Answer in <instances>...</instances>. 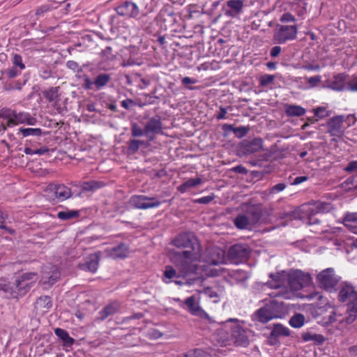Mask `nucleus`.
I'll return each mask as SVG.
<instances>
[{
  "label": "nucleus",
  "mask_w": 357,
  "mask_h": 357,
  "mask_svg": "<svg viewBox=\"0 0 357 357\" xmlns=\"http://www.w3.org/2000/svg\"><path fill=\"white\" fill-rule=\"evenodd\" d=\"M281 52V47L280 46H274L271 50V56L273 57L278 56Z\"/></svg>",
  "instance_id": "59"
},
{
  "label": "nucleus",
  "mask_w": 357,
  "mask_h": 357,
  "mask_svg": "<svg viewBox=\"0 0 357 357\" xmlns=\"http://www.w3.org/2000/svg\"><path fill=\"white\" fill-rule=\"evenodd\" d=\"M303 339L305 341H310V340H316L319 341L321 339L322 340V337L319 335H317L314 334H310V333H305L303 335Z\"/></svg>",
  "instance_id": "50"
},
{
  "label": "nucleus",
  "mask_w": 357,
  "mask_h": 357,
  "mask_svg": "<svg viewBox=\"0 0 357 357\" xmlns=\"http://www.w3.org/2000/svg\"><path fill=\"white\" fill-rule=\"evenodd\" d=\"M305 317L301 314H296L289 320V324L294 328H300L303 326Z\"/></svg>",
  "instance_id": "33"
},
{
  "label": "nucleus",
  "mask_w": 357,
  "mask_h": 357,
  "mask_svg": "<svg viewBox=\"0 0 357 357\" xmlns=\"http://www.w3.org/2000/svg\"><path fill=\"white\" fill-rule=\"evenodd\" d=\"M129 204L135 208L148 209L158 207L161 204V202L155 197L135 195L130 199Z\"/></svg>",
  "instance_id": "12"
},
{
  "label": "nucleus",
  "mask_w": 357,
  "mask_h": 357,
  "mask_svg": "<svg viewBox=\"0 0 357 357\" xmlns=\"http://www.w3.org/2000/svg\"><path fill=\"white\" fill-rule=\"evenodd\" d=\"M307 176H298L296 178H294L292 184L293 185H298L305 181H307Z\"/></svg>",
  "instance_id": "60"
},
{
  "label": "nucleus",
  "mask_w": 357,
  "mask_h": 357,
  "mask_svg": "<svg viewBox=\"0 0 357 357\" xmlns=\"http://www.w3.org/2000/svg\"><path fill=\"white\" fill-rule=\"evenodd\" d=\"M313 112L318 119H324L330 115L329 111L325 106L318 107L314 109Z\"/></svg>",
  "instance_id": "39"
},
{
  "label": "nucleus",
  "mask_w": 357,
  "mask_h": 357,
  "mask_svg": "<svg viewBox=\"0 0 357 357\" xmlns=\"http://www.w3.org/2000/svg\"><path fill=\"white\" fill-rule=\"evenodd\" d=\"M162 124L158 119L153 118L151 119L146 125L144 128L145 135L151 138L152 135L158 134L161 132Z\"/></svg>",
  "instance_id": "20"
},
{
  "label": "nucleus",
  "mask_w": 357,
  "mask_h": 357,
  "mask_svg": "<svg viewBox=\"0 0 357 357\" xmlns=\"http://www.w3.org/2000/svg\"><path fill=\"white\" fill-rule=\"evenodd\" d=\"M47 151H48V149L46 148V147H42L40 149H38L34 150L35 154H37V155H44Z\"/></svg>",
  "instance_id": "61"
},
{
  "label": "nucleus",
  "mask_w": 357,
  "mask_h": 357,
  "mask_svg": "<svg viewBox=\"0 0 357 357\" xmlns=\"http://www.w3.org/2000/svg\"><path fill=\"white\" fill-rule=\"evenodd\" d=\"M213 199H214L213 195H209V196L203 197H201V198L197 199L196 202L199 203V204H208V203L211 202Z\"/></svg>",
  "instance_id": "54"
},
{
  "label": "nucleus",
  "mask_w": 357,
  "mask_h": 357,
  "mask_svg": "<svg viewBox=\"0 0 357 357\" xmlns=\"http://www.w3.org/2000/svg\"><path fill=\"white\" fill-rule=\"evenodd\" d=\"M99 254L94 253L91 255L84 264L80 265V268L83 270L89 271L91 272H96L98 267Z\"/></svg>",
  "instance_id": "22"
},
{
  "label": "nucleus",
  "mask_w": 357,
  "mask_h": 357,
  "mask_svg": "<svg viewBox=\"0 0 357 357\" xmlns=\"http://www.w3.org/2000/svg\"><path fill=\"white\" fill-rule=\"evenodd\" d=\"M141 144L142 142L140 141L133 139L130 143L129 149L133 151H136L139 149Z\"/></svg>",
  "instance_id": "56"
},
{
  "label": "nucleus",
  "mask_w": 357,
  "mask_h": 357,
  "mask_svg": "<svg viewBox=\"0 0 357 357\" xmlns=\"http://www.w3.org/2000/svg\"><path fill=\"white\" fill-rule=\"evenodd\" d=\"M3 290L8 294V296H10L12 298H17V296H15L12 295V291L16 290V286L15 285V283L13 284H6L3 287Z\"/></svg>",
  "instance_id": "47"
},
{
  "label": "nucleus",
  "mask_w": 357,
  "mask_h": 357,
  "mask_svg": "<svg viewBox=\"0 0 357 357\" xmlns=\"http://www.w3.org/2000/svg\"><path fill=\"white\" fill-rule=\"evenodd\" d=\"M344 170L348 172H354L357 171V160L350 162L348 165L344 168Z\"/></svg>",
  "instance_id": "51"
},
{
  "label": "nucleus",
  "mask_w": 357,
  "mask_h": 357,
  "mask_svg": "<svg viewBox=\"0 0 357 357\" xmlns=\"http://www.w3.org/2000/svg\"><path fill=\"white\" fill-rule=\"evenodd\" d=\"M151 337L154 339L160 338L162 336V333L158 331H153L150 334Z\"/></svg>",
  "instance_id": "63"
},
{
  "label": "nucleus",
  "mask_w": 357,
  "mask_h": 357,
  "mask_svg": "<svg viewBox=\"0 0 357 357\" xmlns=\"http://www.w3.org/2000/svg\"><path fill=\"white\" fill-rule=\"evenodd\" d=\"M179 357H210V355L202 349H194L188 351Z\"/></svg>",
  "instance_id": "30"
},
{
  "label": "nucleus",
  "mask_w": 357,
  "mask_h": 357,
  "mask_svg": "<svg viewBox=\"0 0 357 357\" xmlns=\"http://www.w3.org/2000/svg\"><path fill=\"white\" fill-rule=\"evenodd\" d=\"M307 82L310 85V87L317 86L321 81V77L319 75H316L314 77H307Z\"/></svg>",
  "instance_id": "45"
},
{
  "label": "nucleus",
  "mask_w": 357,
  "mask_h": 357,
  "mask_svg": "<svg viewBox=\"0 0 357 357\" xmlns=\"http://www.w3.org/2000/svg\"><path fill=\"white\" fill-rule=\"evenodd\" d=\"M116 13L121 16L135 18L138 16V6L132 2H124L115 8Z\"/></svg>",
  "instance_id": "17"
},
{
  "label": "nucleus",
  "mask_w": 357,
  "mask_h": 357,
  "mask_svg": "<svg viewBox=\"0 0 357 357\" xmlns=\"http://www.w3.org/2000/svg\"><path fill=\"white\" fill-rule=\"evenodd\" d=\"M59 87H52L45 92V97L50 102H55L59 98Z\"/></svg>",
  "instance_id": "35"
},
{
  "label": "nucleus",
  "mask_w": 357,
  "mask_h": 357,
  "mask_svg": "<svg viewBox=\"0 0 357 357\" xmlns=\"http://www.w3.org/2000/svg\"><path fill=\"white\" fill-rule=\"evenodd\" d=\"M357 121V118L354 114H349L346 116H344V122L347 123V126L346 127H350L356 123Z\"/></svg>",
  "instance_id": "49"
},
{
  "label": "nucleus",
  "mask_w": 357,
  "mask_h": 357,
  "mask_svg": "<svg viewBox=\"0 0 357 357\" xmlns=\"http://www.w3.org/2000/svg\"><path fill=\"white\" fill-rule=\"evenodd\" d=\"M233 170L236 172L241 173V174H244L246 172L245 168L242 166H236L233 168Z\"/></svg>",
  "instance_id": "62"
},
{
  "label": "nucleus",
  "mask_w": 357,
  "mask_h": 357,
  "mask_svg": "<svg viewBox=\"0 0 357 357\" xmlns=\"http://www.w3.org/2000/svg\"><path fill=\"white\" fill-rule=\"evenodd\" d=\"M340 280V277L335 274L332 268H328L317 275V282L321 288L328 291H333Z\"/></svg>",
  "instance_id": "9"
},
{
  "label": "nucleus",
  "mask_w": 357,
  "mask_h": 357,
  "mask_svg": "<svg viewBox=\"0 0 357 357\" xmlns=\"http://www.w3.org/2000/svg\"><path fill=\"white\" fill-rule=\"evenodd\" d=\"M343 223L352 233L357 234V213L347 214Z\"/></svg>",
  "instance_id": "25"
},
{
  "label": "nucleus",
  "mask_w": 357,
  "mask_h": 357,
  "mask_svg": "<svg viewBox=\"0 0 357 357\" xmlns=\"http://www.w3.org/2000/svg\"><path fill=\"white\" fill-rule=\"evenodd\" d=\"M54 333L56 336L63 340L64 344L71 345L73 344L74 340L69 336L68 333L65 330L57 328L54 330Z\"/></svg>",
  "instance_id": "29"
},
{
  "label": "nucleus",
  "mask_w": 357,
  "mask_h": 357,
  "mask_svg": "<svg viewBox=\"0 0 357 357\" xmlns=\"http://www.w3.org/2000/svg\"><path fill=\"white\" fill-rule=\"evenodd\" d=\"M290 335V331L287 327L282 324H275L271 333L269 341L271 344L276 342V338L278 337H287Z\"/></svg>",
  "instance_id": "21"
},
{
  "label": "nucleus",
  "mask_w": 357,
  "mask_h": 357,
  "mask_svg": "<svg viewBox=\"0 0 357 357\" xmlns=\"http://www.w3.org/2000/svg\"><path fill=\"white\" fill-rule=\"evenodd\" d=\"M271 280L267 286L271 289H281L275 293H268L270 296H282L285 299H291L295 291L312 284L311 275L301 270L282 271L275 275H270Z\"/></svg>",
  "instance_id": "2"
},
{
  "label": "nucleus",
  "mask_w": 357,
  "mask_h": 357,
  "mask_svg": "<svg viewBox=\"0 0 357 357\" xmlns=\"http://www.w3.org/2000/svg\"><path fill=\"white\" fill-rule=\"evenodd\" d=\"M13 63L15 66V67H19L20 70H22L24 69L25 66L22 62V59L21 56L18 54H15L13 58Z\"/></svg>",
  "instance_id": "46"
},
{
  "label": "nucleus",
  "mask_w": 357,
  "mask_h": 357,
  "mask_svg": "<svg viewBox=\"0 0 357 357\" xmlns=\"http://www.w3.org/2000/svg\"><path fill=\"white\" fill-rule=\"evenodd\" d=\"M182 82L183 84H195V81L192 80L191 78L188 77H185L183 79H182Z\"/></svg>",
  "instance_id": "64"
},
{
  "label": "nucleus",
  "mask_w": 357,
  "mask_h": 357,
  "mask_svg": "<svg viewBox=\"0 0 357 357\" xmlns=\"http://www.w3.org/2000/svg\"><path fill=\"white\" fill-rule=\"evenodd\" d=\"M347 90L352 92H357V74L348 76Z\"/></svg>",
  "instance_id": "40"
},
{
  "label": "nucleus",
  "mask_w": 357,
  "mask_h": 357,
  "mask_svg": "<svg viewBox=\"0 0 357 357\" xmlns=\"http://www.w3.org/2000/svg\"><path fill=\"white\" fill-rule=\"evenodd\" d=\"M45 192L47 199L56 202L64 201L72 195L71 190L64 185L50 184Z\"/></svg>",
  "instance_id": "11"
},
{
  "label": "nucleus",
  "mask_w": 357,
  "mask_h": 357,
  "mask_svg": "<svg viewBox=\"0 0 357 357\" xmlns=\"http://www.w3.org/2000/svg\"><path fill=\"white\" fill-rule=\"evenodd\" d=\"M176 301L180 303L181 307L185 308L192 315L203 317L206 314V312L200 307L199 300L195 296L187 298L184 303H183L179 298L176 299Z\"/></svg>",
  "instance_id": "14"
},
{
  "label": "nucleus",
  "mask_w": 357,
  "mask_h": 357,
  "mask_svg": "<svg viewBox=\"0 0 357 357\" xmlns=\"http://www.w3.org/2000/svg\"><path fill=\"white\" fill-rule=\"evenodd\" d=\"M229 257L234 263L244 260L248 256V249L246 245L236 244L230 248Z\"/></svg>",
  "instance_id": "16"
},
{
  "label": "nucleus",
  "mask_w": 357,
  "mask_h": 357,
  "mask_svg": "<svg viewBox=\"0 0 357 357\" xmlns=\"http://www.w3.org/2000/svg\"><path fill=\"white\" fill-rule=\"evenodd\" d=\"M295 20L294 17L289 13H286L282 15L281 21L283 22H290Z\"/></svg>",
  "instance_id": "53"
},
{
  "label": "nucleus",
  "mask_w": 357,
  "mask_h": 357,
  "mask_svg": "<svg viewBox=\"0 0 357 357\" xmlns=\"http://www.w3.org/2000/svg\"><path fill=\"white\" fill-rule=\"evenodd\" d=\"M174 244L178 248L183 249L182 251L176 252L171 257L172 261L179 266V271L177 272L172 266H167L162 280L166 284L174 282L181 285L183 282L178 280L180 278H184L192 273H199L197 264H192L199 257V243L193 234L185 233L178 236L174 241Z\"/></svg>",
  "instance_id": "1"
},
{
  "label": "nucleus",
  "mask_w": 357,
  "mask_h": 357,
  "mask_svg": "<svg viewBox=\"0 0 357 357\" xmlns=\"http://www.w3.org/2000/svg\"><path fill=\"white\" fill-rule=\"evenodd\" d=\"M297 28L296 26H282L274 34V39L279 43H284L296 38Z\"/></svg>",
  "instance_id": "15"
},
{
  "label": "nucleus",
  "mask_w": 357,
  "mask_h": 357,
  "mask_svg": "<svg viewBox=\"0 0 357 357\" xmlns=\"http://www.w3.org/2000/svg\"><path fill=\"white\" fill-rule=\"evenodd\" d=\"M284 107L285 112L289 116H301L305 113V109L299 105H287Z\"/></svg>",
  "instance_id": "27"
},
{
  "label": "nucleus",
  "mask_w": 357,
  "mask_h": 357,
  "mask_svg": "<svg viewBox=\"0 0 357 357\" xmlns=\"http://www.w3.org/2000/svg\"><path fill=\"white\" fill-rule=\"evenodd\" d=\"M286 185L284 183H278L275 185H274L271 190V192L272 193H275V192H281L283 190H284Z\"/></svg>",
  "instance_id": "55"
},
{
  "label": "nucleus",
  "mask_w": 357,
  "mask_h": 357,
  "mask_svg": "<svg viewBox=\"0 0 357 357\" xmlns=\"http://www.w3.org/2000/svg\"><path fill=\"white\" fill-rule=\"evenodd\" d=\"M336 322L340 324L345 323L346 324V317H342V314L339 309H333L331 314L327 317H324V323L326 324H333Z\"/></svg>",
  "instance_id": "23"
},
{
  "label": "nucleus",
  "mask_w": 357,
  "mask_h": 357,
  "mask_svg": "<svg viewBox=\"0 0 357 357\" xmlns=\"http://www.w3.org/2000/svg\"><path fill=\"white\" fill-rule=\"evenodd\" d=\"M120 309V304L117 302H112L107 305L105 308L100 312V318L102 319H106L107 317L117 312Z\"/></svg>",
  "instance_id": "26"
},
{
  "label": "nucleus",
  "mask_w": 357,
  "mask_h": 357,
  "mask_svg": "<svg viewBox=\"0 0 357 357\" xmlns=\"http://www.w3.org/2000/svg\"><path fill=\"white\" fill-rule=\"evenodd\" d=\"M202 179L200 178H190L185 182H184L182 185L178 187V190L184 193L187 191V190L190 188H193L202 183Z\"/></svg>",
  "instance_id": "28"
},
{
  "label": "nucleus",
  "mask_w": 357,
  "mask_h": 357,
  "mask_svg": "<svg viewBox=\"0 0 357 357\" xmlns=\"http://www.w3.org/2000/svg\"><path fill=\"white\" fill-rule=\"evenodd\" d=\"M227 113V111L226 108L220 107V111L217 115V119L219 120L226 119Z\"/></svg>",
  "instance_id": "58"
},
{
  "label": "nucleus",
  "mask_w": 357,
  "mask_h": 357,
  "mask_svg": "<svg viewBox=\"0 0 357 357\" xmlns=\"http://www.w3.org/2000/svg\"><path fill=\"white\" fill-rule=\"evenodd\" d=\"M344 116L340 115L331 118L327 123L328 132L332 137L341 138L346 130L343 125Z\"/></svg>",
  "instance_id": "13"
},
{
  "label": "nucleus",
  "mask_w": 357,
  "mask_h": 357,
  "mask_svg": "<svg viewBox=\"0 0 357 357\" xmlns=\"http://www.w3.org/2000/svg\"><path fill=\"white\" fill-rule=\"evenodd\" d=\"M200 251L201 248H199ZM226 261L225 251L219 248H213L206 250L203 259H201V255L199 254L198 260L192 264H197L199 272L198 274L204 273L206 275L214 276L217 275V271L213 270L208 271L207 266L223 264L226 263Z\"/></svg>",
  "instance_id": "5"
},
{
  "label": "nucleus",
  "mask_w": 357,
  "mask_h": 357,
  "mask_svg": "<svg viewBox=\"0 0 357 357\" xmlns=\"http://www.w3.org/2000/svg\"><path fill=\"white\" fill-rule=\"evenodd\" d=\"M79 212L77 211H64L58 213V218L61 220H70L77 217Z\"/></svg>",
  "instance_id": "37"
},
{
  "label": "nucleus",
  "mask_w": 357,
  "mask_h": 357,
  "mask_svg": "<svg viewBox=\"0 0 357 357\" xmlns=\"http://www.w3.org/2000/svg\"><path fill=\"white\" fill-rule=\"evenodd\" d=\"M217 338L220 343L225 345L231 342L243 346L248 344L244 322L236 319H229L224 322L222 327L217 332Z\"/></svg>",
  "instance_id": "3"
},
{
  "label": "nucleus",
  "mask_w": 357,
  "mask_h": 357,
  "mask_svg": "<svg viewBox=\"0 0 357 357\" xmlns=\"http://www.w3.org/2000/svg\"><path fill=\"white\" fill-rule=\"evenodd\" d=\"M283 306L275 300L270 301L269 305L259 309L252 316V320L262 324L271 319L281 318L283 314Z\"/></svg>",
  "instance_id": "7"
},
{
  "label": "nucleus",
  "mask_w": 357,
  "mask_h": 357,
  "mask_svg": "<svg viewBox=\"0 0 357 357\" xmlns=\"http://www.w3.org/2000/svg\"><path fill=\"white\" fill-rule=\"evenodd\" d=\"M38 278L34 273H26L18 277L15 282L16 290L12 291V295L19 296L24 295L36 282Z\"/></svg>",
  "instance_id": "10"
},
{
  "label": "nucleus",
  "mask_w": 357,
  "mask_h": 357,
  "mask_svg": "<svg viewBox=\"0 0 357 357\" xmlns=\"http://www.w3.org/2000/svg\"><path fill=\"white\" fill-rule=\"evenodd\" d=\"M132 133L133 136L139 137L145 135L144 130L141 129L137 126H133L132 128Z\"/></svg>",
  "instance_id": "52"
},
{
  "label": "nucleus",
  "mask_w": 357,
  "mask_h": 357,
  "mask_svg": "<svg viewBox=\"0 0 357 357\" xmlns=\"http://www.w3.org/2000/svg\"><path fill=\"white\" fill-rule=\"evenodd\" d=\"M333 208L329 202L317 201L313 203L305 204L292 211V218L306 220L309 225L317 222V220H312V216L317 213H325Z\"/></svg>",
  "instance_id": "4"
},
{
  "label": "nucleus",
  "mask_w": 357,
  "mask_h": 357,
  "mask_svg": "<svg viewBox=\"0 0 357 357\" xmlns=\"http://www.w3.org/2000/svg\"><path fill=\"white\" fill-rule=\"evenodd\" d=\"M19 131L22 134L23 137L28 136H40L42 134L40 128H20Z\"/></svg>",
  "instance_id": "36"
},
{
  "label": "nucleus",
  "mask_w": 357,
  "mask_h": 357,
  "mask_svg": "<svg viewBox=\"0 0 357 357\" xmlns=\"http://www.w3.org/2000/svg\"><path fill=\"white\" fill-rule=\"evenodd\" d=\"M94 85V82H92L88 77L84 79V87L86 89H91Z\"/></svg>",
  "instance_id": "57"
},
{
  "label": "nucleus",
  "mask_w": 357,
  "mask_h": 357,
  "mask_svg": "<svg viewBox=\"0 0 357 357\" xmlns=\"http://www.w3.org/2000/svg\"><path fill=\"white\" fill-rule=\"evenodd\" d=\"M339 301L347 305L346 322L353 323L357 317V292L354 287L347 283L342 284L338 295Z\"/></svg>",
  "instance_id": "6"
},
{
  "label": "nucleus",
  "mask_w": 357,
  "mask_h": 357,
  "mask_svg": "<svg viewBox=\"0 0 357 357\" xmlns=\"http://www.w3.org/2000/svg\"><path fill=\"white\" fill-rule=\"evenodd\" d=\"M21 73L20 70H17L16 67H12L2 72V74L6 75L9 78H13Z\"/></svg>",
  "instance_id": "44"
},
{
  "label": "nucleus",
  "mask_w": 357,
  "mask_h": 357,
  "mask_svg": "<svg viewBox=\"0 0 357 357\" xmlns=\"http://www.w3.org/2000/svg\"><path fill=\"white\" fill-rule=\"evenodd\" d=\"M227 6L237 13L241 10L243 2L241 0H230L227 1Z\"/></svg>",
  "instance_id": "42"
},
{
  "label": "nucleus",
  "mask_w": 357,
  "mask_h": 357,
  "mask_svg": "<svg viewBox=\"0 0 357 357\" xmlns=\"http://www.w3.org/2000/svg\"><path fill=\"white\" fill-rule=\"evenodd\" d=\"M60 277V273L56 266H52L50 271H45L42 278L44 284H53Z\"/></svg>",
  "instance_id": "24"
},
{
  "label": "nucleus",
  "mask_w": 357,
  "mask_h": 357,
  "mask_svg": "<svg viewBox=\"0 0 357 357\" xmlns=\"http://www.w3.org/2000/svg\"><path fill=\"white\" fill-rule=\"evenodd\" d=\"M109 80V77L106 74H101L96 77L94 81V86L97 89H100L105 86Z\"/></svg>",
  "instance_id": "34"
},
{
  "label": "nucleus",
  "mask_w": 357,
  "mask_h": 357,
  "mask_svg": "<svg viewBox=\"0 0 357 357\" xmlns=\"http://www.w3.org/2000/svg\"><path fill=\"white\" fill-rule=\"evenodd\" d=\"M262 149V140L261 139H255L250 142L246 147V150L249 153H255L259 151Z\"/></svg>",
  "instance_id": "31"
},
{
  "label": "nucleus",
  "mask_w": 357,
  "mask_h": 357,
  "mask_svg": "<svg viewBox=\"0 0 357 357\" xmlns=\"http://www.w3.org/2000/svg\"><path fill=\"white\" fill-rule=\"evenodd\" d=\"M106 252L107 256L112 259H122L128 256L129 249L125 244H120L112 249L107 250Z\"/></svg>",
  "instance_id": "19"
},
{
  "label": "nucleus",
  "mask_w": 357,
  "mask_h": 357,
  "mask_svg": "<svg viewBox=\"0 0 357 357\" xmlns=\"http://www.w3.org/2000/svg\"><path fill=\"white\" fill-rule=\"evenodd\" d=\"M348 75L344 74H338L332 79H328L326 86L335 91L347 90Z\"/></svg>",
  "instance_id": "18"
},
{
  "label": "nucleus",
  "mask_w": 357,
  "mask_h": 357,
  "mask_svg": "<svg viewBox=\"0 0 357 357\" xmlns=\"http://www.w3.org/2000/svg\"><path fill=\"white\" fill-rule=\"evenodd\" d=\"M52 305L51 299L47 296L40 297L36 301V306L39 309L48 310Z\"/></svg>",
  "instance_id": "32"
},
{
  "label": "nucleus",
  "mask_w": 357,
  "mask_h": 357,
  "mask_svg": "<svg viewBox=\"0 0 357 357\" xmlns=\"http://www.w3.org/2000/svg\"><path fill=\"white\" fill-rule=\"evenodd\" d=\"M1 116L7 120L6 126L8 127H13L19 124L34 126L36 123V118L26 112L17 113L15 111L6 109L2 112Z\"/></svg>",
  "instance_id": "8"
},
{
  "label": "nucleus",
  "mask_w": 357,
  "mask_h": 357,
  "mask_svg": "<svg viewBox=\"0 0 357 357\" xmlns=\"http://www.w3.org/2000/svg\"><path fill=\"white\" fill-rule=\"evenodd\" d=\"M342 187L347 190H351L357 188V176L347 178L342 183Z\"/></svg>",
  "instance_id": "41"
},
{
  "label": "nucleus",
  "mask_w": 357,
  "mask_h": 357,
  "mask_svg": "<svg viewBox=\"0 0 357 357\" xmlns=\"http://www.w3.org/2000/svg\"><path fill=\"white\" fill-rule=\"evenodd\" d=\"M235 225L239 229H246L249 225V220L245 215H238L234 220Z\"/></svg>",
  "instance_id": "38"
},
{
  "label": "nucleus",
  "mask_w": 357,
  "mask_h": 357,
  "mask_svg": "<svg viewBox=\"0 0 357 357\" xmlns=\"http://www.w3.org/2000/svg\"><path fill=\"white\" fill-rule=\"evenodd\" d=\"M0 215H1L0 229L6 230L8 233H10V234H13L14 233V230L10 229V228H9V227H6V225H5V220L7 218V215H2L1 213Z\"/></svg>",
  "instance_id": "48"
},
{
  "label": "nucleus",
  "mask_w": 357,
  "mask_h": 357,
  "mask_svg": "<svg viewBox=\"0 0 357 357\" xmlns=\"http://www.w3.org/2000/svg\"><path fill=\"white\" fill-rule=\"evenodd\" d=\"M275 76L273 75H264L260 78V84L263 86H268L269 84L273 82Z\"/></svg>",
  "instance_id": "43"
}]
</instances>
